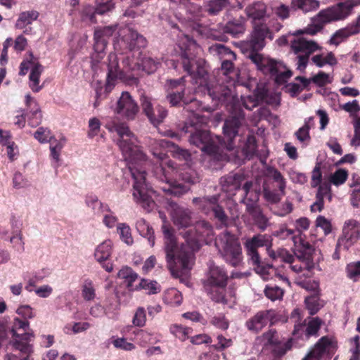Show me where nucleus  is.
Masks as SVG:
<instances>
[{"instance_id": "4", "label": "nucleus", "mask_w": 360, "mask_h": 360, "mask_svg": "<svg viewBox=\"0 0 360 360\" xmlns=\"http://www.w3.org/2000/svg\"><path fill=\"white\" fill-rule=\"evenodd\" d=\"M358 5H360V0H349L321 10L312 18L310 25L292 34L289 39L290 51L296 56L298 70L304 71L309 63V56L321 49V46L316 41L308 39L302 34H316L326 24L346 18L352 8Z\"/></svg>"}, {"instance_id": "50", "label": "nucleus", "mask_w": 360, "mask_h": 360, "mask_svg": "<svg viewBox=\"0 0 360 360\" xmlns=\"http://www.w3.org/2000/svg\"><path fill=\"white\" fill-rule=\"evenodd\" d=\"M101 214L103 215L102 222L106 228L109 229L117 228L119 224L118 217L110 208V211H105L104 214Z\"/></svg>"}, {"instance_id": "45", "label": "nucleus", "mask_w": 360, "mask_h": 360, "mask_svg": "<svg viewBox=\"0 0 360 360\" xmlns=\"http://www.w3.org/2000/svg\"><path fill=\"white\" fill-rule=\"evenodd\" d=\"M82 295L86 301H91L95 299L96 290L91 280L87 278L84 281L82 286Z\"/></svg>"}, {"instance_id": "2", "label": "nucleus", "mask_w": 360, "mask_h": 360, "mask_svg": "<svg viewBox=\"0 0 360 360\" xmlns=\"http://www.w3.org/2000/svg\"><path fill=\"white\" fill-rule=\"evenodd\" d=\"M164 251L167 265L172 275L184 281L188 278L194 264L193 252L204 243L208 244L214 238L211 226L205 221H198L194 226L182 232L186 244L179 246L172 231L164 225Z\"/></svg>"}, {"instance_id": "57", "label": "nucleus", "mask_w": 360, "mask_h": 360, "mask_svg": "<svg viewBox=\"0 0 360 360\" xmlns=\"http://www.w3.org/2000/svg\"><path fill=\"white\" fill-rule=\"evenodd\" d=\"M34 137L41 143L49 142L53 139L51 131L44 127H39L34 134Z\"/></svg>"}, {"instance_id": "13", "label": "nucleus", "mask_w": 360, "mask_h": 360, "mask_svg": "<svg viewBox=\"0 0 360 360\" xmlns=\"http://www.w3.org/2000/svg\"><path fill=\"white\" fill-rule=\"evenodd\" d=\"M360 238V224L354 219H349L345 222L342 234L338 238L335 250L332 257L334 259H340L342 250H348Z\"/></svg>"}, {"instance_id": "60", "label": "nucleus", "mask_w": 360, "mask_h": 360, "mask_svg": "<svg viewBox=\"0 0 360 360\" xmlns=\"http://www.w3.org/2000/svg\"><path fill=\"white\" fill-rule=\"evenodd\" d=\"M114 8L111 0H96V11L97 14L103 15Z\"/></svg>"}, {"instance_id": "17", "label": "nucleus", "mask_w": 360, "mask_h": 360, "mask_svg": "<svg viewBox=\"0 0 360 360\" xmlns=\"http://www.w3.org/2000/svg\"><path fill=\"white\" fill-rule=\"evenodd\" d=\"M264 347H271L274 353L278 356H283L292 346V339L282 342L276 331L269 330L257 338Z\"/></svg>"}, {"instance_id": "34", "label": "nucleus", "mask_w": 360, "mask_h": 360, "mask_svg": "<svg viewBox=\"0 0 360 360\" xmlns=\"http://www.w3.org/2000/svg\"><path fill=\"white\" fill-rule=\"evenodd\" d=\"M136 229L141 236L147 238L150 247L155 245V236L153 228L144 219H139L136 222Z\"/></svg>"}, {"instance_id": "12", "label": "nucleus", "mask_w": 360, "mask_h": 360, "mask_svg": "<svg viewBox=\"0 0 360 360\" xmlns=\"http://www.w3.org/2000/svg\"><path fill=\"white\" fill-rule=\"evenodd\" d=\"M277 258L287 264L288 268L298 274L300 278L309 276L311 271L314 268V263L306 254L295 253V255H292L285 250H279Z\"/></svg>"}, {"instance_id": "48", "label": "nucleus", "mask_w": 360, "mask_h": 360, "mask_svg": "<svg viewBox=\"0 0 360 360\" xmlns=\"http://www.w3.org/2000/svg\"><path fill=\"white\" fill-rule=\"evenodd\" d=\"M292 4L305 13L316 10L319 6L316 0H292Z\"/></svg>"}, {"instance_id": "19", "label": "nucleus", "mask_w": 360, "mask_h": 360, "mask_svg": "<svg viewBox=\"0 0 360 360\" xmlns=\"http://www.w3.org/2000/svg\"><path fill=\"white\" fill-rule=\"evenodd\" d=\"M141 102L143 112L155 127L162 123L167 117V110L162 106L153 103L150 98L143 96L141 98Z\"/></svg>"}, {"instance_id": "44", "label": "nucleus", "mask_w": 360, "mask_h": 360, "mask_svg": "<svg viewBox=\"0 0 360 360\" xmlns=\"http://www.w3.org/2000/svg\"><path fill=\"white\" fill-rule=\"evenodd\" d=\"M228 0H209L205 5V11L210 15H216L225 8Z\"/></svg>"}, {"instance_id": "27", "label": "nucleus", "mask_w": 360, "mask_h": 360, "mask_svg": "<svg viewBox=\"0 0 360 360\" xmlns=\"http://www.w3.org/2000/svg\"><path fill=\"white\" fill-rule=\"evenodd\" d=\"M212 53H217L223 59L221 63V69L224 71V75H228L233 69L232 61L236 60V54L228 47L221 44H215L210 47Z\"/></svg>"}, {"instance_id": "40", "label": "nucleus", "mask_w": 360, "mask_h": 360, "mask_svg": "<svg viewBox=\"0 0 360 360\" xmlns=\"http://www.w3.org/2000/svg\"><path fill=\"white\" fill-rule=\"evenodd\" d=\"M294 226L295 228V232L299 233L300 237L298 239L302 246L306 250L309 248V243L302 240L301 235L303 231L308 230L309 228L310 221L307 217H300L295 220Z\"/></svg>"}, {"instance_id": "59", "label": "nucleus", "mask_w": 360, "mask_h": 360, "mask_svg": "<svg viewBox=\"0 0 360 360\" xmlns=\"http://www.w3.org/2000/svg\"><path fill=\"white\" fill-rule=\"evenodd\" d=\"M347 273L349 278L354 281H356L360 277V261L347 264Z\"/></svg>"}, {"instance_id": "30", "label": "nucleus", "mask_w": 360, "mask_h": 360, "mask_svg": "<svg viewBox=\"0 0 360 360\" xmlns=\"http://www.w3.org/2000/svg\"><path fill=\"white\" fill-rule=\"evenodd\" d=\"M271 319V311H261L248 319L245 323V326L250 331L258 333L268 324Z\"/></svg>"}, {"instance_id": "51", "label": "nucleus", "mask_w": 360, "mask_h": 360, "mask_svg": "<svg viewBox=\"0 0 360 360\" xmlns=\"http://www.w3.org/2000/svg\"><path fill=\"white\" fill-rule=\"evenodd\" d=\"M112 339V343L116 349L130 352L136 348V346L133 343L127 342V339L124 338H117L113 336Z\"/></svg>"}, {"instance_id": "15", "label": "nucleus", "mask_w": 360, "mask_h": 360, "mask_svg": "<svg viewBox=\"0 0 360 360\" xmlns=\"http://www.w3.org/2000/svg\"><path fill=\"white\" fill-rule=\"evenodd\" d=\"M290 319L295 325L292 335L297 338L307 339L316 335L321 325V320L316 317L309 321L306 326L304 323L302 322L301 311L299 309H295L292 311Z\"/></svg>"}, {"instance_id": "11", "label": "nucleus", "mask_w": 360, "mask_h": 360, "mask_svg": "<svg viewBox=\"0 0 360 360\" xmlns=\"http://www.w3.org/2000/svg\"><path fill=\"white\" fill-rule=\"evenodd\" d=\"M228 276L225 270L213 263L209 265L207 278L204 287L210 298L217 302H224L223 288L226 285Z\"/></svg>"}, {"instance_id": "14", "label": "nucleus", "mask_w": 360, "mask_h": 360, "mask_svg": "<svg viewBox=\"0 0 360 360\" xmlns=\"http://www.w3.org/2000/svg\"><path fill=\"white\" fill-rule=\"evenodd\" d=\"M322 173L320 163L316 164L311 172V185L316 188L319 186L316 193V200L311 205V212H320L323 207V198L328 197L331 200L330 185L328 181H322Z\"/></svg>"}, {"instance_id": "5", "label": "nucleus", "mask_w": 360, "mask_h": 360, "mask_svg": "<svg viewBox=\"0 0 360 360\" xmlns=\"http://www.w3.org/2000/svg\"><path fill=\"white\" fill-rule=\"evenodd\" d=\"M191 103L197 107V109L194 112L191 107L188 108V110L192 111V114L183 128L186 133L191 134L190 143L216 158H218L217 154L221 148L231 150L233 148L231 141L237 134L238 128L244 119L243 113L239 111L237 115L233 114L225 121L223 131L227 139L228 142L226 143L219 136H212L206 129L208 119L199 114L198 111L201 107L199 101L192 99Z\"/></svg>"}, {"instance_id": "38", "label": "nucleus", "mask_w": 360, "mask_h": 360, "mask_svg": "<svg viewBox=\"0 0 360 360\" xmlns=\"http://www.w3.org/2000/svg\"><path fill=\"white\" fill-rule=\"evenodd\" d=\"M312 63L319 68L326 65L333 66L338 63V60L332 52L316 54L311 58Z\"/></svg>"}, {"instance_id": "22", "label": "nucleus", "mask_w": 360, "mask_h": 360, "mask_svg": "<svg viewBox=\"0 0 360 360\" xmlns=\"http://www.w3.org/2000/svg\"><path fill=\"white\" fill-rule=\"evenodd\" d=\"M28 70H30L29 86L32 91L36 93L39 92L43 87L42 85L39 84V78L44 68L41 65L35 61H23L20 64L19 74L20 75H25Z\"/></svg>"}, {"instance_id": "49", "label": "nucleus", "mask_w": 360, "mask_h": 360, "mask_svg": "<svg viewBox=\"0 0 360 360\" xmlns=\"http://www.w3.org/2000/svg\"><path fill=\"white\" fill-rule=\"evenodd\" d=\"M348 177V172L344 169H338L329 177V181L330 184H333L336 186L343 184Z\"/></svg>"}, {"instance_id": "63", "label": "nucleus", "mask_w": 360, "mask_h": 360, "mask_svg": "<svg viewBox=\"0 0 360 360\" xmlns=\"http://www.w3.org/2000/svg\"><path fill=\"white\" fill-rule=\"evenodd\" d=\"M15 312L25 319H32L35 316L34 309L29 304L19 306Z\"/></svg>"}, {"instance_id": "10", "label": "nucleus", "mask_w": 360, "mask_h": 360, "mask_svg": "<svg viewBox=\"0 0 360 360\" xmlns=\"http://www.w3.org/2000/svg\"><path fill=\"white\" fill-rule=\"evenodd\" d=\"M224 260L232 266H239L243 260L242 248L238 238L229 231L221 233L215 241Z\"/></svg>"}, {"instance_id": "24", "label": "nucleus", "mask_w": 360, "mask_h": 360, "mask_svg": "<svg viewBox=\"0 0 360 360\" xmlns=\"http://www.w3.org/2000/svg\"><path fill=\"white\" fill-rule=\"evenodd\" d=\"M113 250V243L111 240L107 239L99 243L94 250L95 259L102 264L103 268L108 272L113 269L112 264H104L110 257Z\"/></svg>"}, {"instance_id": "56", "label": "nucleus", "mask_w": 360, "mask_h": 360, "mask_svg": "<svg viewBox=\"0 0 360 360\" xmlns=\"http://www.w3.org/2000/svg\"><path fill=\"white\" fill-rule=\"evenodd\" d=\"M265 295L272 301L281 300L283 296V290L278 286L267 285L264 290Z\"/></svg>"}, {"instance_id": "21", "label": "nucleus", "mask_w": 360, "mask_h": 360, "mask_svg": "<svg viewBox=\"0 0 360 360\" xmlns=\"http://www.w3.org/2000/svg\"><path fill=\"white\" fill-rule=\"evenodd\" d=\"M139 111V105L129 93L123 91L117 102L115 112L127 120H132Z\"/></svg>"}, {"instance_id": "37", "label": "nucleus", "mask_w": 360, "mask_h": 360, "mask_svg": "<svg viewBox=\"0 0 360 360\" xmlns=\"http://www.w3.org/2000/svg\"><path fill=\"white\" fill-rule=\"evenodd\" d=\"M137 344L142 347H146L148 344L156 343L159 339L153 333L146 330H137L134 332Z\"/></svg>"}, {"instance_id": "41", "label": "nucleus", "mask_w": 360, "mask_h": 360, "mask_svg": "<svg viewBox=\"0 0 360 360\" xmlns=\"http://www.w3.org/2000/svg\"><path fill=\"white\" fill-rule=\"evenodd\" d=\"M117 232L120 238L127 245H131L134 243V238L131 235L130 226L126 223H119L117 225Z\"/></svg>"}, {"instance_id": "54", "label": "nucleus", "mask_w": 360, "mask_h": 360, "mask_svg": "<svg viewBox=\"0 0 360 360\" xmlns=\"http://www.w3.org/2000/svg\"><path fill=\"white\" fill-rule=\"evenodd\" d=\"M295 231L288 229L285 226H281L278 230L274 233V236L278 237L281 240H285L287 238H292L296 245L297 243V238L295 236Z\"/></svg>"}, {"instance_id": "9", "label": "nucleus", "mask_w": 360, "mask_h": 360, "mask_svg": "<svg viewBox=\"0 0 360 360\" xmlns=\"http://www.w3.org/2000/svg\"><path fill=\"white\" fill-rule=\"evenodd\" d=\"M108 73L105 85L106 95L112 91L119 81L130 77L127 75L129 70L141 68L146 73L151 74L155 72L160 65L159 60H155L150 57L145 56L141 58V63H131L129 56L126 59L124 57L120 58L115 53H110L108 56Z\"/></svg>"}, {"instance_id": "18", "label": "nucleus", "mask_w": 360, "mask_h": 360, "mask_svg": "<svg viewBox=\"0 0 360 360\" xmlns=\"http://www.w3.org/2000/svg\"><path fill=\"white\" fill-rule=\"evenodd\" d=\"M245 246L247 250L248 256L250 259H254L257 261L259 255L257 250L259 247H266L268 255L273 259H276L278 257V252H275L271 249V239L270 236L266 235H257L247 240L245 243Z\"/></svg>"}, {"instance_id": "31", "label": "nucleus", "mask_w": 360, "mask_h": 360, "mask_svg": "<svg viewBox=\"0 0 360 360\" xmlns=\"http://www.w3.org/2000/svg\"><path fill=\"white\" fill-rule=\"evenodd\" d=\"M66 139L61 136L59 139H53L50 143V158L51 166L57 170L61 165L60 153L66 143Z\"/></svg>"}, {"instance_id": "43", "label": "nucleus", "mask_w": 360, "mask_h": 360, "mask_svg": "<svg viewBox=\"0 0 360 360\" xmlns=\"http://www.w3.org/2000/svg\"><path fill=\"white\" fill-rule=\"evenodd\" d=\"M143 289L148 294H157L160 291V285L155 281L141 279L139 284L134 288V290Z\"/></svg>"}, {"instance_id": "23", "label": "nucleus", "mask_w": 360, "mask_h": 360, "mask_svg": "<svg viewBox=\"0 0 360 360\" xmlns=\"http://www.w3.org/2000/svg\"><path fill=\"white\" fill-rule=\"evenodd\" d=\"M336 349V342L332 338L323 337L302 360H320L326 355H330Z\"/></svg>"}, {"instance_id": "20", "label": "nucleus", "mask_w": 360, "mask_h": 360, "mask_svg": "<svg viewBox=\"0 0 360 360\" xmlns=\"http://www.w3.org/2000/svg\"><path fill=\"white\" fill-rule=\"evenodd\" d=\"M193 202L198 205L205 214H209L212 212L215 218L221 221V224L224 225L226 224L227 217L222 207L217 204L218 197L217 195L202 198H195Z\"/></svg>"}, {"instance_id": "3", "label": "nucleus", "mask_w": 360, "mask_h": 360, "mask_svg": "<svg viewBox=\"0 0 360 360\" xmlns=\"http://www.w3.org/2000/svg\"><path fill=\"white\" fill-rule=\"evenodd\" d=\"M146 145L155 158L158 162V165L153 167L152 173L153 176L161 184V190L168 195L179 196L186 193L189 188L181 183L177 179H181L186 183L195 184L198 182L199 178L194 171L189 169L185 173L181 172L174 162L167 157L165 149L173 146L174 156L189 161L191 154L186 150L174 146L170 141L166 139H155L148 138Z\"/></svg>"}, {"instance_id": "26", "label": "nucleus", "mask_w": 360, "mask_h": 360, "mask_svg": "<svg viewBox=\"0 0 360 360\" xmlns=\"http://www.w3.org/2000/svg\"><path fill=\"white\" fill-rule=\"evenodd\" d=\"M252 265L254 266L255 272L264 280L268 281L273 278L274 275H277L282 281H285L288 285L290 283L288 277L285 275H281L277 273L273 265L265 264L260 260V257H258L257 261L254 259H250Z\"/></svg>"}, {"instance_id": "47", "label": "nucleus", "mask_w": 360, "mask_h": 360, "mask_svg": "<svg viewBox=\"0 0 360 360\" xmlns=\"http://www.w3.org/2000/svg\"><path fill=\"white\" fill-rule=\"evenodd\" d=\"M341 109L348 112L353 120L360 118V105L357 100L349 101L340 106Z\"/></svg>"}, {"instance_id": "36", "label": "nucleus", "mask_w": 360, "mask_h": 360, "mask_svg": "<svg viewBox=\"0 0 360 360\" xmlns=\"http://www.w3.org/2000/svg\"><path fill=\"white\" fill-rule=\"evenodd\" d=\"M248 212L252 217L257 226L264 231L268 226L269 219L264 216L259 206L248 205Z\"/></svg>"}, {"instance_id": "29", "label": "nucleus", "mask_w": 360, "mask_h": 360, "mask_svg": "<svg viewBox=\"0 0 360 360\" xmlns=\"http://www.w3.org/2000/svg\"><path fill=\"white\" fill-rule=\"evenodd\" d=\"M39 16V12L35 10L22 11L19 14L15 27L18 30H22L26 34H31L32 29L30 25L34 21L37 20Z\"/></svg>"}, {"instance_id": "7", "label": "nucleus", "mask_w": 360, "mask_h": 360, "mask_svg": "<svg viewBox=\"0 0 360 360\" xmlns=\"http://www.w3.org/2000/svg\"><path fill=\"white\" fill-rule=\"evenodd\" d=\"M115 39L113 42L115 54L120 58L123 57L127 51H132L146 46L145 38L139 34L132 28L126 26L117 28V26H106L96 30L94 32V51L91 56V67L94 72H97L101 68V62L105 56V49L107 44V39L112 36L117 30Z\"/></svg>"}, {"instance_id": "52", "label": "nucleus", "mask_w": 360, "mask_h": 360, "mask_svg": "<svg viewBox=\"0 0 360 360\" xmlns=\"http://www.w3.org/2000/svg\"><path fill=\"white\" fill-rule=\"evenodd\" d=\"M305 304L310 314H316L322 307L323 304L319 302L317 295L309 296L305 299Z\"/></svg>"}, {"instance_id": "39", "label": "nucleus", "mask_w": 360, "mask_h": 360, "mask_svg": "<svg viewBox=\"0 0 360 360\" xmlns=\"http://www.w3.org/2000/svg\"><path fill=\"white\" fill-rule=\"evenodd\" d=\"M117 277L124 280L129 290H134L133 283L137 279L138 274L130 267L123 266L118 271Z\"/></svg>"}, {"instance_id": "55", "label": "nucleus", "mask_w": 360, "mask_h": 360, "mask_svg": "<svg viewBox=\"0 0 360 360\" xmlns=\"http://www.w3.org/2000/svg\"><path fill=\"white\" fill-rule=\"evenodd\" d=\"M210 323L216 328L226 330L229 326V322L222 314L213 316L210 319Z\"/></svg>"}, {"instance_id": "58", "label": "nucleus", "mask_w": 360, "mask_h": 360, "mask_svg": "<svg viewBox=\"0 0 360 360\" xmlns=\"http://www.w3.org/2000/svg\"><path fill=\"white\" fill-rule=\"evenodd\" d=\"M146 323V310L143 307H139L132 319V323L136 327H143Z\"/></svg>"}, {"instance_id": "64", "label": "nucleus", "mask_w": 360, "mask_h": 360, "mask_svg": "<svg viewBox=\"0 0 360 360\" xmlns=\"http://www.w3.org/2000/svg\"><path fill=\"white\" fill-rule=\"evenodd\" d=\"M352 347L350 349L352 356L349 360H360L359 337L356 335L352 340Z\"/></svg>"}, {"instance_id": "8", "label": "nucleus", "mask_w": 360, "mask_h": 360, "mask_svg": "<svg viewBox=\"0 0 360 360\" xmlns=\"http://www.w3.org/2000/svg\"><path fill=\"white\" fill-rule=\"evenodd\" d=\"M177 46L179 51H176L180 56L184 70L192 76L195 84L200 86L206 85L209 96L213 100H217L224 103L235 101V96L230 89L220 86L218 87L220 90L219 92L210 89L207 85L205 77L207 70L205 61L197 58L200 48L192 38L188 34H181L179 36Z\"/></svg>"}, {"instance_id": "6", "label": "nucleus", "mask_w": 360, "mask_h": 360, "mask_svg": "<svg viewBox=\"0 0 360 360\" xmlns=\"http://www.w3.org/2000/svg\"><path fill=\"white\" fill-rule=\"evenodd\" d=\"M248 18L252 20L254 30L250 39L246 42V47L251 49L249 58L256 65L257 69L264 75H269L274 77L278 84L286 82L292 76V72L281 61L275 60L267 56L257 53L264 46V39L269 36L271 39L272 37L269 33L268 27L264 24H257V20H264L266 15V6L260 1L249 5L245 8Z\"/></svg>"}, {"instance_id": "61", "label": "nucleus", "mask_w": 360, "mask_h": 360, "mask_svg": "<svg viewBox=\"0 0 360 360\" xmlns=\"http://www.w3.org/2000/svg\"><path fill=\"white\" fill-rule=\"evenodd\" d=\"M30 186L29 181L20 173L15 172L13 177V186L16 189L24 188Z\"/></svg>"}, {"instance_id": "25", "label": "nucleus", "mask_w": 360, "mask_h": 360, "mask_svg": "<svg viewBox=\"0 0 360 360\" xmlns=\"http://www.w3.org/2000/svg\"><path fill=\"white\" fill-rule=\"evenodd\" d=\"M360 32V16L355 22H352L344 28L337 30L330 37L328 44L338 46L345 41L349 37Z\"/></svg>"}, {"instance_id": "46", "label": "nucleus", "mask_w": 360, "mask_h": 360, "mask_svg": "<svg viewBox=\"0 0 360 360\" xmlns=\"http://www.w3.org/2000/svg\"><path fill=\"white\" fill-rule=\"evenodd\" d=\"M169 330L172 334L182 342L188 339V335L192 333L191 328L184 327L178 324L171 326Z\"/></svg>"}, {"instance_id": "53", "label": "nucleus", "mask_w": 360, "mask_h": 360, "mask_svg": "<svg viewBox=\"0 0 360 360\" xmlns=\"http://www.w3.org/2000/svg\"><path fill=\"white\" fill-rule=\"evenodd\" d=\"M96 14H97L96 8L91 5H86L81 11V19L84 22L94 23Z\"/></svg>"}, {"instance_id": "16", "label": "nucleus", "mask_w": 360, "mask_h": 360, "mask_svg": "<svg viewBox=\"0 0 360 360\" xmlns=\"http://www.w3.org/2000/svg\"><path fill=\"white\" fill-rule=\"evenodd\" d=\"M173 2L179 1L180 4L179 8L186 12L184 16L181 12V16L176 15L177 18L182 21L183 23L188 24V26L192 29H195L199 26L197 22L201 17L203 16L204 10L198 4L191 2L190 0H171Z\"/></svg>"}, {"instance_id": "1", "label": "nucleus", "mask_w": 360, "mask_h": 360, "mask_svg": "<svg viewBox=\"0 0 360 360\" xmlns=\"http://www.w3.org/2000/svg\"><path fill=\"white\" fill-rule=\"evenodd\" d=\"M110 132H116V139L122 155L134 179L132 196L134 202L140 205L146 212L153 210L156 204L154 197L156 192L148 183L146 169L150 165L147 155L139 146V141L126 124H108Z\"/></svg>"}, {"instance_id": "35", "label": "nucleus", "mask_w": 360, "mask_h": 360, "mask_svg": "<svg viewBox=\"0 0 360 360\" xmlns=\"http://www.w3.org/2000/svg\"><path fill=\"white\" fill-rule=\"evenodd\" d=\"M245 30L244 18L234 19L226 23L224 27V32L228 33L234 37H238Z\"/></svg>"}, {"instance_id": "32", "label": "nucleus", "mask_w": 360, "mask_h": 360, "mask_svg": "<svg viewBox=\"0 0 360 360\" xmlns=\"http://www.w3.org/2000/svg\"><path fill=\"white\" fill-rule=\"evenodd\" d=\"M84 203L94 214L101 215L105 211H110V206L101 202L95 194H89L85 197Z\"/></svg>"}, {"instance_id": "28", "label": "nucleus", "mask_w": 360, "mask_h": 360, "mask_svg": "<svg viewBox=\"0 0 360 360\" xmlns=\"http://www.w3.org/2000/svg\"><path fill=\"white\" fill-rule=\"evenodd\" d=\"M171 217L174 224L180 228H190L191 223V211L174 204L171 205Z\"/></svg>"}, {"instance_id": "62", "label": "nucleus", "mask_w": 360, "mask_h": 360, "mask_svg": "<svg viewBox=\"0 0 360 360\" xmlns=\"http://www.w3.org/2000/svg\"><path fill=\"white\" fill-rule=\"evenodd\" d=\"M90 327V324L87 322L83 323H75L72 326L70 325H68L64 328V332L66 334H70L71 331L73 333H79L83 331H85Z\"/></svg>"}, {"instance_id": "33", "label": "nucleus", "mask_w": 360, "mask_h": 360, "mask_svg": "<svg viewBox=\"0 0 360 360\" xmlns=\"http://www.w3.org/2000/svg\"><path fill=\"white\" fill-rule=\"evenodd\" d=\"M243 191L245 193V197L242 201L246 204V207H248V205L258 206L257 202L260 194L259 186L251 181H248L244 184Z\"/></svg>"}, {"instance_id": "42", "label": "nucleus", "mask_w": 360, "mask_h": 360, "mask_svg": "<svg viewBox=\"0 0 360 360\" xmlns=\"http://www.w3.org/2000/svg\"><path fill=\"white\" fill-rule=\"evenodd\" d=\"M163 300L167 304L179 306L182 302V296L176 288H170L165 291Z\"/></svg>"}]
</instances>
